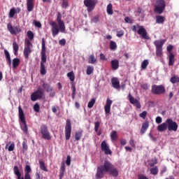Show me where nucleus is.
I'll list each match as a JSON object with an SVG mask.
<instances>
[{
	"instance_id": "37998d69",
	"label": "nucleus",
	"mask_w": 179,
	"mask_h": 179,
	"mask_svg": "<svg viewBox=\"0 0 179 179\" xmlns=\"http://www.w3.org/2000/svg\"><path fill=\"white\" fill-rule=\"evenodd\" d=\"M96 103V99H92L87 104L88 108H93V106H94V103Z\"/></svg>"
},
{
	"instance_id": "b1692460",
	"label": "nucleus",
	"mask_w": 179,
	"mask_h": 179,
	"mask_svg": "<svg viewBox=\"0 0 179 179\" xmlns=\"http://www.w3.org/2000/svg\"><path fill=\"white\" fill-rule=\"evenodd\" d=\"M155 20L157 24H164V22H166V17L162 15H156Z\"/></svg>"
},
{
	"instance_id": "ddd939ff",
	"label": "nucleus",
	"mask_w": 179,
	"mask_h": 179,
	"mask_svg": "<svg viewBox=\"0 0 179 179\" xmlns=\"http://www.w3.org/2000/svg\"><path fill=\"white\" fill-rule=\"evenodd\" d=\"M84 5L87 8V12L90 13L96 8L97 1L96 0H84Z\"/></svg>"
},
{
	"instance_id": "49530a36",
	"label": "nucleus",
	"mask_w": 179,
	"mask_h": 179,
	"mask_svg": "<svg viewBox=\"0 0 179 179\" xmlns=\"http://www.w3.org/2000/svg\"><path fill=\"white\" fill-rule=\"evenodd\" d=\"M100 128V122L96 121L94 122V131L95 132H99V129Z\"/></svg>"
},
{
	"instance_id": "0e129e2a",
	"label": "nucleus",
	"mask_w": 179,
	"mask_h": 179,
	"mask_svg": "<svg viewBox=\"0 0 179 179\" xmlns=\"http://www.w3.org/2000/svg\"><path fill=\"white\" fill-rule=\"evenodd\" d=\"M124 22H126V23H132V20L129 18V17H126L124 18Z\"/></svg>"
},
{
	"instance_id": "3c124183",
	"label": "nucleus",
	"mask_w": 179,
	"mask_h": 179,
	"mask_svg": "<svg viewBox=\"0 0 179 179\" xmlns=\"http://www.w3.org/2000/svg\"><path fill=\"white\" fill-rule=\"evenodd\" d=\"M155 122L157 124H162V122H163V119L162 118V117L157 116L155 118Z\"/></svg>"
},
{
	"instance_id": "72a5a7b5",
	"label": "nucleus",
	"mask_w": 179,
	"mask_h": 179,
	"mask_svg": "<svg viewBox=\"0 0 179 179\" xmlns=\"http://www.w3.org/2000/svg\"><path fill=\"white\" fill-rule=\"evenodd\" d=\"M13 48L14 50V54L15 55H17V52L19 51V45L17 44V43H16V41H14L13 43Z\"/></svg>"
},
{
	"instance_id": "bb28decb",
	"label": "nucleus",
	"mask_w": 179,
	"mask_h": 179,
	"mask_svg": "<svg viewBox=\"0 0 179 179\" xmlns=\"http://www.w3.org/2000/svg\"><path fill=\"white\" fill-rule=\"evenodd\" d=\"M43 88L44 89V90H45V92H47L48 93H50V92H52V90H54V88H52V87H51V85L48 83H43Z\"/></svg>"
},
{
	"instance_id": "603ef678",
	"label": "nucleus",
	"mask_w": 179,
	"mask_h": 179,
	"mask_svg": "<svg viewBox=\"0 0 179 179\" xmlns=\"http://www.w3.org/2000/svg\"><path fill=\"white\" fill-rule=\"evenodd\" d=\"M15 150V143H13L8 147V152H13Z\"/></svg>"
},
{
	"instance_id": "8fccbe9b",
	"label": "nucleus",
	"mask_w": 179,
	"mask_h": 179,
	"mask_svg": "<svg viewBox=\"0 0 179 179\" xmlns=\"http://www.w3.org/2000/svg\"><path fill=\"white\" fill-rule=\"evenodd\" d=\"M34 110L35 111V113H40V105H38V103L34 104Z\"/></svg>"
},
{
	"instance_id": "6e6552de",
	"label": "nucleus",
	"mask_w": 179,
	"mask_h": 179,
	"mask_svg": "<svg viewBox=\"0 0 179 179\" xmlns=\"http://www.w3.org/2000/svg\"><path fill=\"white\" fill-rule=\"evenodd\" d=\"M40 129L43 139H45L46 141H51V134H50L48 127H47V125L45 124H41Z\"/></svg>"
},
{
	"instance_id": "e433bc0d",
	"label": "nucleus",
	"mask_w": 179,
	"mask_h": 179,
	"mask_svg": "<svg viewBox=\"0 0 179 179\" xmlns=\"http://www.w3.org/2000/svg\"><path fill=\"white\" fill-rule=\"evenodd\" d=\"M106 11H107L108 15H113V4H111V3L108 4L107 8H106Z\"/></svg>"
},
{
	"instance_id": "393cba45",
	"label": "nucleus",
	"mask_w": 179,
	"mask_h": 179,
	"mask_svg": "<svg viewBox=\"0 0 179 179\" xmlns=\"http://www.w3.org/2000/svg\"><path fill=\"white\" fill-rule=\"evenodd\" d=\"M164 43H166V40L161 39V40H157L154 42V44L156 47V48H163V45H164Z\"/></svg>"
},
{
	"instance_id": "774afa93",
	"label": "nucleus",
	"mask_w": 179,
	"mask_h": 179,
	"mask_svg": "<svg viewBox=\"0 0 179 179\" xmlns=\"http://www.w3.org/2000/svg\"><path fill=\"white\" fill-rule=\"evenodd\" d=\"M137 13H143V9H142L141 7H139V8L137 9Z\"/></svg>"
},
{
	"instance_id": "dca6fc26",
	"label": "nucleus",
	"mask_w": 179,
	"mask_h": 179,
	"mask_svg": "<svg viewBox=\"0 0 179 179\" xmlns=\"http://www.w3.org/2000/svg\"><path fill=\"white\" fill-rule=\"evenodd\" d=\"M128 99L131 104H133L134 107L141 110L142 106L141 105V102L138 99H134V96L131 95V94H129Z\"/></svg>"
},
{
	"instance_id": "f8f14e48",
	"label": "nucleus",
	"mask_w": 179,
	"mask_h": 179,
	"mask_svg": "<svg viewBox=\"0 0 179 179\" xmlns=\"http://www.w3.org/2000/svg\"><path fill=\"white\" fill-rule=\"evenodd\" d=\"M166 124L168 125V130L171 132L173 131V132H177L178 129V124L177 122H174L173 119L168 118L166 119Z\"/></svg>"
},
{
	"instance_id": "473e14b6",
	"label": "nucleus",
	"mask_w": 179,
	"mask_h": 179,
	"mask_svg": "<svg viewBox=\"0 0 179 179\" xmlns=\"http://www.w3.org/2000/svg\"><path fill=\"white\" fill-rule=\"evenodd\" d=\"M39 166L41 170H43V171L48 172V169H47V167L45 166V163H44L43 161L40 160L39 161Z\"/></svg>"
},
{
	"instance_id": "cd10ccee",
	"label": "nucleus",
	"mask_w": 179,
	"mask_h": 179,
	"mask_svg": "<svg viewBox=\"0 0 179 179\" xmlns=\"http://www.w3.org/2000/svg\"><path fill=\"white\" fill-rule=\"evenodd\" d=\"M19 65H20V59L14 58L13 59V69H16V68H17V66H19Z\"/></svg>"
},
{
	"instance_id": "69168bd1",
	"label": "nucleus",
	"mask_w": 179,
	"mask_h": 179,
	"mask_svg": "<svg viewBox=\"0 0 179 179\" xmlns=\"http://www.w3.org/2000/svg\"><path fill=\"white\" fill-rule=\"evenodd\" d=\"M173 47L172 45H169L167 46L166 50H167L168 52H169V54H170V52H171V50H173Z\"/></svg>"
},
{
	"instance_id": "4be33fe9",
	"label": "nucleus",
	"mask_w": 179,
	"mask_h": 179,
	"mask_svg": "<svg viewBox=\"0 0 179 179\" xmlns=\"http://www.w3.org/2000/svg\"><path fill=\"white\" fill-rule=\"evenodd\" d=\"M24 179H31L30 173H31V168L29 165H26L24 169Z\"/></svg>"
},
{
	"instance_id": "e2e57ef3",
	"label": "nucleus",
	"mask_w": 179,
	"mask_h": 179,
	"mask_svg": "<svg viewBox=\"0 0 179 179\" xmlns=\"http://www.w3.org/2000/svg\"><path fill=\"white\" fill-rule=\"evenodd\" d=\"M60 170H61L62 173H65V163H64V162L62 163Z\"/></svg>"
},
{
	"instance_id": "423d86ee",
	"label": "nucleus",
	"mask_w": 179,
	"mask_h": 179,
	"mask_svg": "<svg viewBox=\"0 0 179 179\" xmlns=\"http://www.w3.org/2000/svg\"><path fill=\"white\" fill-rule=\"evenodd\" d=\"M164 9H166V2H164V0H157L154 9L155 13L162 15L164 12Z\"/></svg>"
},
{
	"instance_id": "a878e982",
	"label": "nucleus",
	"mask_w": 179,
	"mask_h": 179,
	"mask_svg": "<svg viewBox=\"0 0 179 179\" xmlns=\"http://www.w3.org/2000/svg\"><path fill=\"white\" fill-rule=\"evenodd\" d=\"M169 66H173L174 65V62H176V57L173 52H170L169 56Z\"/></svg>"
},
{
	"instance_id": "aec40b11",
	"label": "nucleus",
	"mask_w": 179,
	"mask_h": 179,
	"mask_svg": "<svg viewBox=\"0 0 179 179\" xmlns=\"http://www.w3.org/2000/svg\"><path fill=\"white\" fill-rule=\"evenodd\" d=\"M149 128V121L148 120H145L143 124H142V127L140 131V134L141 135H143L145 134V132H146V131H148V129Z\"/></svg>"
},
{
	"instance_id": "79ce46f5",
	"label": "nucleus",
	"mask_w": 179,
	"mask_h": 179,
	"mask_svg": "<svg viewBox=\"0 0 179 179\" xmlns=\"http://www.w3.org/2000/svg\"><path fill=\"white\" fill-rule=\"evenodd\" d=\"M27 36L31 41L34 39V34H33V31H28L27 33Z\"/></svg>"
},
{
	"instance_id": "c03bdc74",
	"label": "nucleus",
	"mask_w": 179,
	"mask_h": 179,
	"mask_svg": "<svg viewBox=\"0 0 179 179\" xmlns=\"http://www.w3.org/2000/svg\"><path fill=\"white\" fill-rule=\"evenodd\" d=\"M139 117L143 120H146V117H148V112L146 110L143 111L139 114Z\"/></svg>"
},
{
	"instance_id": "4468645a",
	"label": "nucleus",
	"mask_w": 179,
	"mask_h": 179,
	"mask_svg": "<svg viewBox=\"0 0 179 179\" xmlns=\"http://www.w3.org/2000/svg\"><path fill=\"white\" fill-rule=\"evenodd\" d=\"M7 29H8V31L10 33V34H14V35L19 34V33H20V31H22L20 27L15 26L13 27V26L12 25L11 23H8L7 24Z\"/></svg>"
},
{
	"instance_id": "ea45409f",
	"label": "nucleus",
	"mask_w": 179,
	"mask_h": 179,
	"mask_svg": "<svg viewBox=\"0 0 179 179\" xmlns=\"http://www.w3.org/2000/svg\"><path fill=\"white\" fill-rule=\"evenodd\" d=\"M148 65H149V60L145 59L141 63V69H146V68H148Z\"/></svg>"
},
{
	"instance_id": "39448f33",
	"label": "nucleus",
	"mask_w": 179,
	"mask_h": 179,
	"mask_svg": "<svg viewBox=\"0 0 179 179\" xmlns=\"http://www.w3.org/2000/svg\"><path fill=\"white\" fill-rule=\"evenodd\" d=\"M132 31H134V33H138L143 38H145V40H149V36H148V32L146 31V29L143 26H139V24L134 25L131 27Z\"/></svg>"
},
{
	"instance_id": "a19ab883",
	"label": "nucleus",
	"mask_w": 179,
	"mask_h": 179,
	"mask_svg": "<svg viewBox=\"0 0 179 179\" xmlns=\"http://www.w3.org/2000/svg\"><path fill=\"white\" fill-rule=\"evenodd\" d=\"M93 71H94V68L92 66H88L86 71L87 75H92V73H93Z\"/></svg>"
},
{
	"instance_id": "412c9836",
	"label": "nucleus",
	"mask_w": 179,
	"mask_h": 179,
	"mask_svg": "<svg viewBox=\"0 0 179 179\" xmlns=\"http://www.w3.org/2000/svg\"><path fill=\"white\" fill-rule=\"evenodd\" d=\"M36 0H27V9L28 12H32L34 9V2Z\"/></svg>"
},
{
	"instance_id": "2f4dec72",
	"label": "nucleus",
	"mask_w": 179,
	"mask_h": 179,
	"mask_svg": "<svg viewBox=\"0 0 179 179\" xmlns=\"http://www.w3.org/2000/svg\"><path fill=\"white\" fill-rule=\"evenodd\" d=\"M13 173L15 176H16L17 177L22 176V173H20V171L19 170V166H14Z\"/></svg>"
},
{
	"instance_id": "58836bf2",
	"label": "nucleus",
	"mask_w": 179,
	"mask_h": 179,
	"mask_svg": "<svg viewBox=\"0 0 179 179\" xmlns=\"http://www.w3.org/2000/svg\"><path fill=\"white\" fill-rule=\"evenodd\" d=\"M156 55L157 57H162L163 48H156Z\"/></svg>"
},
{
	"instance_id": "a211bd4d",
	"label": "nucleus",
	"mask_w": 179,
	"mask_h": 179,
	"mask_svg": "<svg viewBox=\"0 0 179 179\" xmlns=\"http://www.w3.org/2000/svg\"><path fill=\"white\" fill-rule=\"evenodd\" d=\"M110 66L113 71H117L120 68V61L117 59L111 60Z\"/></svg>"
},
{
	"instance_id": "bf43d9fd",
	"label": "nucleus",
	"mask_w": 179,
	"mask_h": 179,
	"mask_svg": "<svg viewBox=\"0 0 179 179\" xmlns=\"http://www.w3.org/2000/svg\"><path fill=\"white\" fill-rule=\"evenodd\" d=\"M59 44L60 45H65V44H66V40H65V38H62L60 41H59Z\"/></svg>"
},
{
	"instance_id": "7ed1b4c3",
	"label": "nucleus",
	"mask_w": 179,
	"mask_h": 179,
	"mask_svg": "<svg viewBox=\"0 0 179 179\" xmlns=\"http://www.w3.org/2000/svg\"><path fill=\"white\" fill-rule=\"evenodd\" d=\"M47 50L45 49V41L44 38L42 39V48L41 52V75H45L47 70L45 69V62H47V55H45Z\"/></svg>"
},
{
	"instance_id": "a18cd8bd",
	"label": "nucleus",
	"mask_w": 179,
	"mask_h": 179,
	"mask_svg": "<svg viewBox=\"0 0 179 179\" xmlns=\"http://www.w3.org/2000/svg\"><path fill=\"white\" fill-rule=\"evenodd\" d=\"M110 50H116L117 49V43L113 41L110 43Z\"/></svg>"
},
{
	"instance_id": "4c0bfd02",
	"label": "nucleus",
	"mask_w": 179,
	"mask_h": 179,
	"mask_svg": "<svg viewBox=\"0 0 179 179\" xmlns=\"http://www.w3.org/2000/svg\"><path fill=\"white\" fill-rule=\"evenodd\" d=\"M67 78H69L71 82H73V80H75V73H73V71L69 72L67 73Z\"/></svg>"
},
{
	"instance_id": "13d9d810",
	"label": "nucleus",
	"mask_w": 179,
	"mask_h": 179,
	"mask_svg": "<svg viewBox=\"0 0 179 179\" xmlns=\"http://www.w3.org/2000/svg\"><path fill=\"white\" fill-rule=\"evenodd\" d=\"M34 26H36V27H41V22H38V21H36V20H34Z\"/></svg>"
},
{
	"instance_id": "6e6d98bb",
	"label": "nucleus",
	"mask_w": 179,
	"mask_h": 179,
	"mask_svg": "<svg viewBox=\"0 0 179 179\" xmlns=\"http://www.w3.org/2000/svg\"><path fill=\"white\" fill-rule=\"evenodd\" d=\"M141 87L142 89H143L144 90H148L149 89V85L148 83H144L143 85H141Z\"/></svg>"
},
{
	"instance_id": "9d476101",
	"label": "nucleus",
	"mask_w": 179,
	"mask_h": 179,
	"mask_svg": "<svg viewBox=\"0 0 179 179\" xmlns=\"http://www.w3.org/2000/svg\"><path fill=\"white\" fill-rule=\"evenodd\" d=\"M43 96H44V91L43 88L38 87L36 91L31 94V101H37L38 99H43Z\"/></svg>"
},
{
	"instance_id": "f704fd0d",
	"label": "nucleus",
	"mask_w": 179,
	"mask_h": 179,
	"mask_svg": "<svg viewBox=\"0 0 179 179\" xmlns=\"http://www.w3.org/2000/svg\"><path fill=\"white\" fill-rule=\"evenodd\" d=\"M150 173L152 174V176H157V174L159 173V169L157 166H154L153 168H151L150 169Z\"/></svg>"
},
{
	"instance_id": "9b49d317",
	"label": "nucleus",
	"mask_w": 179,
	"mask_h": 179,
	"mask_svg": "<svg viewBox=\"0 0 179 179\" xmlns=\"http://www.w3.org/2000/svg\"><path fill=\"white\" fill-rule=\"evenodd\" d=\"M31 48H33V44L30 41L27 40L25 41V47L24 48V57L25 59H29V55L31 54Z\"/></svg>"
},
{
	"instance_id": "5701e85b",
	"label": "nucleus",
	"mask_w": 179,
	"mask_h": 179,
	"mask_svg": "<svg viewBox=\"0 0 179 179\" xmlns=\"http://www.w3.org/2000/svg\"><path fill=\"white\" fill-rule=\"evenodd\" d=\"M111 83L113 85V87H114V89H120V80H118V78L113 77L111 78Z\"/></svg>"
},
{
	"instance_id": "0eeeda50",
	"label": "nucleus",
	"mask_w": 179,
	"mask_h": 179,
	"mask_svg": "<svg viewBox=\"0 0 179 179\" xmlns=\"http://www.w3.org/2000/svg\"><path fill=\"white\" fill-rule=\"evenodd\" d=\"M151 92L152 94L160 96V94L166 93V88L163 85H153L151 87Z\"/></svg>"
},
{
	"instance_id": "7c9ffc66",
	"label": "nucleus",
	"mask_w": 179,
	"mask_h": 179,
	"mask_svg": "<svg viewBox=\"0 0 179 179\" xmlns=\"http://www.w3.org/2000/svg\"><path fill=\"white\" fill-rule=\"evenodd\" d=\"M97 59L94 57V55H91L88 57V64H96Z\"/></svg>"
},
{
	"instance_id": "20e7f679",
	"label": "nucleus",
	"mask_w": 179,
	"mask_h": 179,
	"mask_svg": "<svg viewBox=\"0 0 179 179\" xmlns=\"http://www.w3.org/2000/svg\"><path fill=\"white\" fill-rule=\"evenodd\" d=\"M18 115L20 120L22 122L21 129L24 132V134H27V123H26V117H24V113L23 112V109H22V106L18 107Z\"/></svg>"
},
{
	"instance_id": "680f3d73",
	"label": "nucleus",
	"mask_w": 179,
	"mask_h": 179,
	"mask_svg": "<svg viewBox=\"0 0 179 179\" xmlns=\"http://www.w3.org/2000/svg\"><path fill=\"white\" fill-rule=\"evenodd\" d=\"M100 59L102 61H107V59L106 58V55H104V54L103 53L100 54Z\"/></svg>"
},
{
	"instance_id": "052dcab7",
	"label": "nucleus",
	"mask_w": 179,
	"mask_h": 179,
	"mask_svg": "<svg viewBox=\"0 0 179 179\" xmlns=\"http://www.w3.org/2000/svg\"><path fill=\"white\" fill-rule=\"evenodd\" d=\"M62 8H68V1L66 0H63Z\"/></svg>"
},
{
	"instance_id": "f3484780",
	"label": "nucleus",
	"mask_w": 179,
	"mask_h": 179,
	"mask_svg": "<svg viewBox=\"0 0 179 179\" xmlns=\"http://www.w3.org/2000/svg\"><path fill=\"white\" fill-rule=\"evenodd\" d=\"M111 104H113V101L110 99H107L106 103L104 106L106 114H110V112L111 111Z\"/></svg>"
},
{
	"instance_id": "1a4fd4ad",
	"label": "nucleus",
	"mask_w": 179,
	"mask_h": 179,
	"mask_svg": "<svg viewBox=\"0 0 179 179\" xmlns=\"http://www.w3.org/2000/svg\"><path fill=\"white\" fill-rule=\"evenodd\" d=\"M64 134L66 141H69V139H71V135L72 134V123L71 122V120L69 119H67L66 121Z\"/></svg>"
},
{
	"instance_id": "2eb2a0df",
	"label": "nucleus",
	"mask_w": 179,
	"mask_h": 179,
	"mask_svg": "<svg viewBox=\"0 0 179 179\" xmlns=\"http://www.w3.org/2000/svg\"><path fill=\"white\" fill-rule=\"evenodd\" d=\"M101 149L102 152H104L105 155H113V151L110 149V145L107 144L106 141H103L101 143Z\"/></svg>"
},
{
	"instance_id": "09e8293b",
	"label": "nucleus",
	"mask_w": 179,
	"mask_h": 179,
	"mask_svg": "<svg viewBox=\"0 0 179 179\" xmlns=\"http://www.w3.org/2000/svg\"><path fill=\"white\" fill-rule=\"evenodd\" d=\"M27 149H29V147L27 146V143L26 141L22 142V152L24 153V152L27 151Z\"/></svg>"
},
{
	"instance_id": "864d4df0",
	"label": "nucleus",
	"mask_w": 179,
	"mask_h": 179,
	"mask_svg": "<svg viewBox=\"0 0 179 179\" xmlns=\"http://www.w3.org/2000/svg\"><path fill=\"white\" fill-rule=\"evenodd\" d=\"M4 54L6 59H10V54H9V52L7 50H4Z\"/></svg>"
},
{
	"instance_id": "6ab92c4d",
	"label": "nucleus",
	"mask_w": 179,
	"mask_h": 179,
	"mask_svg": "<svg viewBox=\"0 0 179 179\" xmlns=\"http://www.w3.org/2000/svg\"><path fill=\"white\" fill-rule=\"evenodd\" d=\"M157 129L159 132H164L165 131H167L168 125H167V120H166L164 122L162 123L161 124L158 125L157 127Z\"/></svg>"
},
{
	"instance_id": "f03ea898",
	"label": "nucleus",
	"mask_w": 179,
	"mask_h": 179,
	"mask_svg": "<svg viewBox=\"0 0 179 179\" xmlns=\"http://www.w3.org/2000/svg\"><path fill=\"white\" fill-rule=\"evenodd\" d=\"M62 15L61 13H57V23L55 21H52L50 23V26H52V37H55V36H58L59 31L61 33H65V23L62 21ZM59 25V27H58Z\"/></svg>"
},
{
	"instance_id": "c85d7f7f",
	"label": "nucleus",
	"mask_w": 179,
	"mask_h": 179,
	"mask_svg": "<svg viewBox=\"0 0 179 179\" xmlns=\"http://www.w3.org/2000/svg\"><path fill=\"white\" fill-rule=\"evenodd\" d=\"M83 135V130H82V129L76 132V134H75L76 141H79L80 139H82Z\"/></svg>"
},
{
	"instance_id": "c9c22d12",
	"label": "nucleus",
	"mask_w": 179,
	"mask_h": 179,
	"mask_svg": "<svg viewBox=\"0 0 179 179\" xmlns=\"http://www.w3.org/2000/svg\"><path fill=\"white\" fill-rule=\"evenodd\" d=\"M110 138L112 141H117V139H118V134H117L116 131H113L110 133Z\"/></svg>"
},
{
	"instance_id": "f257e3e1",
	"label": "nucleus",
	"mask_w": 179,
	"mask_h": 179,
	"mask_svg": "<svg viewBox=\"0 0 179 179\" xmlns=\"http://www.w3.org/2000/svg\"><path fill=\"white\" fill-rule=\"evenodd\" d=\"M108 173L112 177H118V169L114 167V165L110 161L106 160L103 165L97 166L95 174L96 179L104 178V176Z\"/></svg>"
},
{
	"instance_id": "de8ad7c7",
	"label": "nucleus",
	"mask_w": 179,
	"mask_h": 179,
	"mask_svg": "<svg viewBox=\"0 0 179 179\" xmlns=\"http://www.w3.org/2000/svg\"><path fill=\"white\" fill-rule=\"evenodd\" d=\"M15 13H16V10L11 8L9 12V17H15Z\"/></svg>"
},
{
	"instance_id": "4d7b16f0",
	"label": "nucleus",
	"mask_w": 179,
	"mask_h": 179,
	"mask_svg": "<svg viewBox=\"0 0 179 179\" xmlns=\"http://www.w3.org/2000/svg\"><path fill=\"white\" fill-rule=\"evenodd\" d=\"M66 164L67 166H71V156L68 155L66 160Z\"/></svg>"
},
{
	"instance_id": "5fc2aeb1",
	"label": "nucleus",
	"mask_w": 179,
	"mask_h": 179,
	"mask_svg": "<svg viewBox=\"0 0 179 179\" xmlns=\"http://www.w3.org/2000/svg\"><path fill=\"white\" fill-rule=\"evenodd\" d=\"M116 36L117 37H122V36H124V31L122 30L117 31Z\"/></svg>"
},
{
	"instance_id": "c756f323",
	"label": "nucleus",
	"mask_w": 179,
	"mask_h": 179,
	"mask_svg": "<svg viewBox=\"0 0 179 179\" xmlns=\"http://www.w3.org/2000/svg\"><path fill=\"white\" fill-rule=\"evenodd\" d=\"M170 83L173 85L176 83H179V76L177 75H174L170 78Z\"/></svg>"
},
{
	"instance_id": "338daca9",
	"label": "nucleus",
	"mask_w": 179,
	"mask_h": 179,
	"mask_svg": "<svg viewBox=\"0 0 179 179\" xmlns=\"http://www.w3.org/2000/svg\"><path fill=\"white\" fill-rule=\"evenodd\" d=\"M92 21L94 22V23H97V22H99V16L94 17Z\"/></svg>"
}]
</instances>
